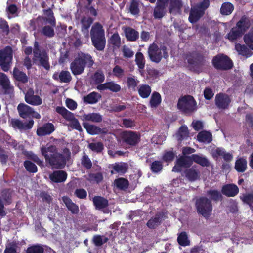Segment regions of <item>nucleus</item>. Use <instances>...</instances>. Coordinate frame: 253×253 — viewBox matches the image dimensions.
<instances>
[{
	"label": "nucleus",
	"instance_id": "obj_3",
	"mask_svg": "<svg viewBox=\"0 0 253 253\" xmlns=\"http://www.w3.org/2000/svg\"><path fill=\"white\" fill-rule=\"evenodd\" d=\"M94 63V60L90 54L82 53L71 62L70 67L72 74L77 76L82 74L86 66L91 68Z\"/></svg>",
	"mask_w": 253,
	"mask_h": 253
},
{
	"label": "nucleus",
	"instance_id": "obj_62",
	"mask_svg": "<svg viewBox=\"0 0 253 253\" xmlns=\"http://www.w3.org/2000/svg\"><path fill=\"white\" fill-rule=\"evenodd\" d=\"M109 42L114 46L119 48L121 44V38L118 33L113 34L110 37Z\"/></svg>",
	"mask_w": 253,
	"mask_h": 253
},
{
	"label": "nucleus",
	"instance_id": "obj_29",
	"mask_svg": "<svg viewBox=\"0 0 253 253\" xmlns=\"http://www.w3.org/2000/svg\"><path fill=\"white\" fill-rule=\"evenodd\" d=\"M235 48L239 55L245 56L246 58L252 56L253 53L250 50V48L246 45L236 43Z\"/></svg>",
	"mask_w": 253,
	"mask_h": 253
},
{
	"label": "nucleus",
	"instance_id": "obj_55",
	"mask_svg": "<svg viewBox=\"0 0 253 253\" xmlns=\"http://www.w3.org/2000/svg\"><path fill=\"white\" fill-rule=\"evenodd\" d=\"M23 166L26 170L30 173H35L38 171L37 166L30 161H25L23 163Z\"/></svg>",
	"mask_w": 253,
	"mask_h": 253
},
{
	"label": "nucleus",
	"instance_id": "obj_46",
	"mask_svg": "<svg viewBox=\"0 0 253 253\" xmlns=\"http://www.w3.org/2000/svg\"><path fill=\"white\" fill-rule=\"evenodd\" d=\"M140 1L139 0H130L129 8L130 13L133 15H137L140 12Z\"/></svg>",
	"mask_w": 253,
	"mask_h": 253
},
{
	"label": "nucleus",
	"instance_id": "obj_30",
	"mask_svg": "<svg viewBox=\"0 0 253 253\" xmlns=\"http://www.w3.org/2000/svg\"><path fill=\"white\" fill-rule=\"evenodd\" d=\"M162 218V214L161 213H158L154 217H151L148 221L146 225L150 229H155L161 223Z\"/></svg>",
	"mask_w": 253,
	"mask_h": 253
},
{
	"label": "nucleus",
	"instance_id": "obj_45",
	"mask_svg": "<svg viewBox=\"0 0 253 253\" xmlns=\"http://www.w3.org/2000/svg\"><path fill=\"white\" fill-rule=\"evenodd\" d=\"M204 14L201 11L195 8L190 12L189 16V21L191 23H195L197 22Z\"/></svg>",
	"mask_w": 253,
	"mask_h": 253
},
{
	"label": "nucleus",
	"instance_id": "obj_10",
	"mask_svg": "<svg viewBox=\"0 0 253 253\" xmlns=\"http://www.w3.org/2000/svg\"><path fill=\"white\" fill-rule=\"evenodd\" d=\"M56 112L62 115V116L66 120L70 121V126L73 129L78 130L81 132L82 131L80 124L76 119L73 113L67 110L64 107L58 106L56 108Z\"/></svg>",
	"mask_w": 253,
	"mask_h": 253
},
{
	"label": "nucleus",
	"instance_id": "obj_51",
	"mask_svg": "<svg viewBox=\"0 0 253 253\" xmlns=\"http://www.w3.org/2000/svg\"><path fill=\"white\" fill-rule=\"evenodd\" d=\"M135 61L139 69H144L145 65V59L141 52H138L136 53Z\"/></svg>",
	"mask_w": 253,
	"mask_h": 253
},
{
	"label": "nucleus",
	"instance_id": "obj_5",
	"mask_svg": "<svg viewBox=\"0 0 253 253\" xmlns=\"http://www.w3.org/2000/svg\"><path fill=\"white\" fill-rule=\"evenodd\" d=\"M195 206L198 214L208 219L212 214L213 206L210 199L205 196H201L195 200Z\"/></svg>",
	"mask_w": 253,
	"mask_h": 253
},
{
	"label": "nucleus",
	"instance_id": "obj_48",
	"mask_svg": "<svg viewBox=\"0 0 253 253\" xmlns=\"http://www.w3.org/2000/svg\"><path fill=\"white\" fill-rule=\"evenodd\" d=\"M88 176L87 180L93 183L99 184L103 179V176L101 172L90 173Z\"/></svg>",
	"mask_w": 253,
	"mask_h": 253
},
{
	"label": "nucleus",
	"instance_id": "obj_43",
	"mask_svg": "<svg viewBox=\"0 0 253 253\" xmlns=\"http://www.w3.org/2000/svg\"><path fill=\"white\" fill-rule=\"evenodd\" d=\"M177 241L179 245L183 247L189 246L190 244L188 235L185 231H182L178 234Z\"/></svg>",
	"mask_w": 253,
	"mask_h": 253
},
{
	"label": "nucleus",
	"instance_id": "obj_38",
	"mask_svg": "<svg viewBox=\"0 0 253 253\" xmlns=\"http://www.w3.org/2000/svg\"><path fill=\"white\" fill-rule=\"evenodd\" d=\"M161 101L162 98L160 94L157 91L153 92L149 101L150 107L151 108H157L161 104Z\"/></svg>",
	"mask_w": 253,
	"mask_h": 253
},
{
	"label": "nucleus",
	"instance_id": "obj_26",
	"mask_svg": "<svg viewBox=\"0 0 253 253\" xmlns=\"http://www.w3.org/2000/svg\"><path fill=\"white\" fill-rule=\"evenodd\" d=\"M62 200L65 204L67 208L73 214H77L79 211L78 206L74 203L72 200L68 196H64L62 197Z\"/></svg>",
	"mask_w": 253,
	"mask_h": 253
},
{
	"label": "nucleus",
	"instance_id": "obj_22",
	"mask_svg": "<svg viewBox=\"0 0 253 253\" xmlns=\"http://www.w3.org/2000/svg\"><path fill=\"white\" fill-rule=\"evenodd\" d=\"M50 179L54 183H62L66 181L67 173L64 170H55L49 174Z\"/></svg>",
	"mask_w": 253,
	"mask_h": 253
},
{
	"label": "nucleus",
	"instance_id": "obj_13",
	"mask_svg": "<svg viewBox=\"0 0 253 253\" xmlns=\"http://www.w3.org/2000/svg\"><path fill=\"white\" fill-rule=\"evenodd\" d=\"M231 98L226 93L220 92L215 97L214 103L217 108L221 110L228 109L231 103Z\"/></svg>",
	"mask_w": 253,
	"mask_h": 253
},
{
	"label": "nucleus",
	"instance_id": "obj_21",
	"mask_svg": "<svg viewBox=\"0 0 253 253\" xmlns=\"http://www.w3.org/2000/svg\"><path fill=\"white\" fill-rule=\"evenodd\" d=\"M197 166L194 165L191 168L186 169L184 173L185 177L190 181H195L199 179L200 177V172L197 169Z\"/></svg>",
	"mask_w": 253,
	"mask_h": 253
},
{
	"label": "nucleus",
	"instance_id": "obj_60",
	"mask_svg": "<svg viewBox=\"0 0 253 253\" xmlns=\"http://www.w3.org/2000/svg\"><path fill=\"white\" fill-rule=\"evenodd\" d=\"M165 8L166 7L156 4L154 10L153 15L154 18L155 19L162 18L164 16Z\"/></svg>",
	"mask_w": 253,
	"mask_h": 253
},
{
	"label": "nucleus",
	"instance_id": "obj_42",
	"mask_svg": "<svg viewBox=\"0 0 253 253\" xmlns=\"http://www.w3.org/2000/svg\"><path fill=\"white\" fill-rule=\"evenodd\" d=\"M151 91V87L148 84H142L138 89V94L142 98H148Z\"/></svg>",
	"mask_w": 253,
	"mask_h": 253
},
{
	"label": "nucleus",
	"instance_id": "obj_56",
	"mask_svg": "<svg viewBox=\"0 0 253 253\" xmlns=\"http://www.w3.org/2000/svg\"><path fill=\"white\" fill-rule=\"evenodd\" d=\"M81 161L82 165L86 169L88 170L91 169L92 168V163L88 156L85 153H84V155L81 158Z\"/></svg>",
	"mask_w": 253,
	"mask_h": 253
},
{
	"label": "nucleus",
	"instance_id": "obj_24",
	"mask_svg": "<svg viewBox=\"0 0 253 253\" xmlns=\"http://www.w3.org/2000/svg\"><path fill=\"white\" fill-rule=\"evenodd\" d=\"M92 202L95 209L99 210L105 209L109 205L108 200L100 196H95L92 199Z\"/></svg>",
	"mask_w": 253,
	"mask_h": 253
},
{
	"label": "nucleus",
	"instance_id": "obj_41",
	"mask_svg": "<svg viewBox=\"0 0 253 253\" xmlns=\"http://www.w3.org/2000/svg\"><path fill=\"white\" fill-rule=\"evenodd\" d=\"M0 84L5 94L11 95L13 94L14 91L13 87L10 85L9 79L7 76L4 79L3 82H1Z\"/></svg>",
	"mask_w": 253,
	"mask_h": 253
},
{
	"label": "nucleus",
	"instance_id": "obj_15",
	"mask_svg": "<svg viewBox=\"0 0 253 253\" xmlns=\"http://www.w3.org/2000/svg\"><path fill=\"white\" fill-rule=\"evenodd\" d=\"M34 122L32 119L29 120L28 122L23 123L17 119H12L10 121V125L15 129L20 130H27L31 129L34 125Z\"/></svg>",
	"mask_w": 253,
	"mask_h": 253
},
{
	"label": "nucleus",
	"instance_id": "obj_61",
	"mask_svg": "<svg viewBox=\"0 0 253 253\" xmlns=\"http://www.w3.org/2000/svg\"><path fill=\"white\" fill-rule=\"evenodd\" d=\"M189 132L187 127L186 126H181L178 130L177 133L178 140L181 141L188 137Z\"/></svg>",
	"mask_w": 253,
	"mask_h": 253
},
{
	"label": "nucleus",
	"instance_id": "obj_59",
	"mask_svg": "<svg viewBox=\"0 0 253 253\" xmlns=\"http://www.w3.org/2000/svg\"><path fill=\"white\" fill-rule=\"evenodd\" d=\"M162 162L160 161H154L150 165V169L153 173H157L162 171L163 169Z\"/></svg>",
	"mask_w": 253,
	"mask_h": 253
},
{
	"label": "nucleus",
	"instance_id": "obj_9",
	"mask_svg": "<svg viewBox=\"0 0 253 253\" xmlns=\"http://www.w3.org/2000/svg\"><path fill=\"white\" fill-rule=\"evenodd\" d=\"M196 104L193 96L186 95L179 99L177 106L181 112L189 114L196 110Z\"/></svg>",
	"mask_w": 253,
	"mask_h": 253
},
{
	"label": "nucleus",
	"instance_id": "obj_40",
	"mask_svg": "<svg viewBox=\"0 0 253 253\" xmlns=\"http://www.w3.org/2000/svg\"><path fill=\"white\" fill-rule=\"evenodd\" d=\"M207 194L211 201L217 202L221 201L223 199L222 193L216 189H211L207 191Z\"/></svg>",
	"mask_w": 253,
	"mask_h": 253
},
{
	"label": "nucleus",
	"instance_id": "obj_20",
	"mask_svg": "<svg viewBox=\"0 0 253 253\" xmlns=\"http://www.w3.org/2000/svg\"><path fill=\"white\" fill-rule=\"evenodd\" d=\"M212 156L214 159H217L219 157L222 156L226 162H230L233 159L232 154L226 152L222 147H217L213 150L212 152Z\"/></svg>",
	"mask_w": 253,
	"mask_h": 253
},
{
	"label": "nucleus",
	"instance_id": "obj_49",
	"mask_svg": "<svg viewBox=\"0 0 253 253\" xmlns=\"http://www.w3.org/2000/svg\"><path fill=\"white\" fill-rule=\"evenodd\" d=\"M234 10L233 5L228 2H224L220 8V13L223 15H230Z\"/></svg>",
	"mask_w": 253,
	"mask_h": 253
},
{
	"label": "nucleus",
	"instance_id": "obj_11",
	"mask_svg": "<svg viewBox=\"0 0 253 253\" xmlns=\"http://www.w3.org/2000/svg\"><path fill=\"white\" fill-rule=\"evenodd\" d=\"M12 57V51L10 46L0 51V66L3 71L7 72L9 70Z\"/></svg>",
	"mask_w": 253,
	"mask_h": 253
},
{
	"label": "nucleus",
	"instance_id": "obj_27",
	"mask_svg": "<svg viewBox=\"0 0 253 253\" xmlns=\"http://www.w3.org/2000/svg\"><path fill=\"white\" fill-rule=\"evenodd\" d=\"M94 19L90 17L84 16L81 20V31L85 36L88 35V29L92 24Z\"/></svg>",
	"mask_w": 253,
	"mask_h": 253
},
{
	"label": "nucleus",
	"instance_id": "obj_47",
	"mask_svg": "<svg viewBox=\"0 0 253 253\" xmlns=\"http://www.w3.org/2000/svg\"><path fill=\"white\" fill-rule=\"evenodd\" d=\"M88 148L92 152L98 154L103 150L104 145L101 142H91L89 143Z\"/></svg>",
	"mask_w": 253,
	"mask_h": 253
},
{
	"label": "nucleus",
	"instance_id": "obj_18",
	"mask_svg": "<svg viewBox=\"0 0 253 253\" xmlns=\"http://www.w3.org/2000/svg\"><path fill=\"white\" fill-rule=\"evenodd\" d=\"M17 110L21 118L28 119V120L31 119V116L34 113V109L32 107L24 103H20L18 105Z\"/></svg>",
	"mask_w": 253,
	"mask_h": 253
},
{
	"label": "nucleus",
	"instance_id": "obj_31",
	"mask_svg": "<svg viewBox=\"0 0 253 253\" xmlns=\"http://www.w3.org/2000/svg\"><path fill=\"white\" fill-rule=\"evenodd\" d=\"M101 98V95L95 91L84 96L83 101L86 104H93L96 103Z\"/></svg>",
	"mask_w": 253,
	"mask_h": 253
},
{
	"label": "nucleus",
	"instance_id": "obj_17",
	"mask_svg": "<svg viewBox=\"0 0 253 253\" xmlns=\"http://www.w3.org/2000/svg\"><path fill=\"white\" fill-rule=\"evenodd\" d=\"M97 90L102 91L108 90L112 92L117 93L121 90V87L114 81H110L103 83L96 86Z\"/></svg>",
	"mask_w": 253,
	"mask_h": 253
},
{
	"label": "nucleus",
	"instance_id": "obj_7",
	"mask_svg": "<svg viewBox=\"0 0 253 253\" xmlns=\"http://www.w3.org/2000/svg\"><path fill=\"white\" fill-rule=\"evenodd\" d=\"M120 138L123 144L127 148L134 147L140 141V135L138 132L132 130H125L120 134Z\"/></svg>",
	"mask_w": 253,
	"mask_h": 253
},
{
	"label": "nucleus",
	"instance_id": "obj_34",
	"mask_svg": "<svg viewBox=\"0 0 253 253\" xmlns=\"http://www.w3.org/2000/svg\"><path fill=\"white\" fill-rule=\"evenodd\" d=\"M13 75L14 78L16 81L22 84H26L28 81V77L26 74L24 72L20 71L16 67L13 69Z\"/></svg>",
	"mask_w": 253,
	"mask_h": 253
},
{
	"label": "nucleus",
	"instance_id": "obj_58",
	"mask_svg": "<svg viewBox=\"0 0 253 253\" xmlns=\"http://www.w3.org/2000/svg\"><path fill=\"white\" fill-rule=\"evenodd\" d=\"M60 82L61 83H68L72 80V76L68 71L62 70L59 74Z\"/></svg>",
	"mask_w": 253,
	"mask_h": 253
},
{
	"label": "nucleus",
	"instance_id": "obj_35",
	"mask_svg": "<svg viewBox=\"0 0 253 253\" xmlns=\"http://www.w3.org/2000/svg\"><path fill=\"white\" fill-rule=\"evenodd\" d=\"M197 140L200 142L210 143L212 140V136L211 132L205 130L200 132L197 136Z\"/></svg>",
	"mask_w": 253,
	"mask_h": 253
},
{
	"label": "nucleus",
	"instance_id": "obj_6",
	"mask_svg": "<svg viewBox=\"0 0 253 253\" xmlns=\"http://www.w3.org/2000/svg\"><path fill=\"white\" fill-rule=\"evenodd\" d=\"M148 54L150 60L156 63H160L163 57L167 59L169 56L166 46H162L159 48L154 43L149 45Z\"/></svg>",
	"mask_w": 253,
	"mask_h": 253
},
{
	"label": "nucleus",
	"instance_id": "obj_1",
	"mask_svg": "<svg viewBox=\"0 0 253 253\" xmlns=\"http://www.w3.org/2000/svg\"><path fill=\"white\" fill-rule=\"evenodd\" d=\"M41 152L45 161L52 167L56 169H62L65 167L66 163L65 156L58 152L55 145H42L41 147Z\"/></svg>",
	"mask_w": 253,
	"mask_h": 253
},
{
	"label": "nucleus",
	"instance_id": "obj_39",
	"mask_svg": "<svg viewBox=\"0 0 253 253\" xmlns=\"http://www.w3.org/2000/svg\"><path fill=\"white\" fill-rule=\"evenodd\" d=\"M84 120L95 123H100L102 121V116L99 113H91L83 116Z\"/></svg>",
	"mask_w": 253,
	"mask_h": 253
},
{
	"label": "nucleus",
	"instance_id": "obj_25",
	"mask_svg": "<svg viewBox=\"0 0 253 253\" xmlns=\"http://www.w3.org/2000/svg\"><path fill=\"white\" fill-rule=\"evenodd\" d=\"M251 26V22L249 18L244 15L241 17L240 20L237 22L236 27L242 33L244 34L245 32L250 28Z\"/></svg>",
	"mask_w": 253,
	"mask_h": 253
},
{
	"label": "nucleus",
	"instance_id": "obj_33",
	"mask_svg": "<svg viewBox=\"0 0 253 253\" xmlns=\"http://www.w3.org/2000/svg\"><path fill=\"white\" fill-rule=\"evenodd\" d=\"M234 168L238 172L243 173L247 169V161L243 157L237 159L235 163Z\"/></svg>",
	"mask_w": 253,
	"mask_h": 253
},
{
	"label": "nucleus",
	"instance_id": "obj_44",
	"mask_svg": "<svg viewBox=\"0 0 253 253\" xmlns=\"http://www.w3.org/2000/svg\"><path fill=\"white\" fill-rule=\"evenodd\" d=\"M182 6V3L180 0H170L169 12L170 13L178 12Z\"/></svg>",
	"mask_w": 253,
	"mask_h": 253
},
{
	"label": "nucleus",
	"instance_id": "obj_28",
	"mask_svg": "<svg viewBox=\"0 0 253 253\" xmlns=\"http://www.w3.org/2000/svg\"><path fill=\"white\" fill-rule=\"evenodd\" d=\"M83 126L86 130L87 133L90 135H93L105 133L99 127L93 125H90L87 122H84Z\"/></svg>",
	"mask_w": 253,
	"mask_h": 253
},
{
	"label": "nucleus",
	"instance_id": "obj_63",
	"mask_svg": "<svg viewBox=\"0 0 253 253\" xmlns=\"http://www.w3.org/2000/svg\"><path fill=\"white\" fill-rule=\"evenodd\" d=\"M108 240L107 237H104L99 235H94L92 239L93 244L97 247L101 246L104 243H106Z\"/></svg>",
	"mask_w": 253,
	"mask_h": 253
},
{
	"label": "nucleus",
	"instance_id": "obj_52",
	"mask_svg": "<svg viewBox=\"0 0 253 253\" xmlns=\"http://www.w3.org/2000/svg\"><path fill=\"white\" fill-rule=\"evenodd\" d=\"M114 182L116 187L121 190H126L129 186L128 180L124 178L116 179Z\"/></svg>",
	"mask_w": 253,
	"mask_h": 253
},
{
	"label": "nucleus",
	"instance_id": "obj_2",
	"mask_svg": "<svg viewBox=\"0 0 253 253\" xmlns=\"http://www.w3.org/2000/svg\"><path fill=\"white\" fill-rule=\"evenodd\" d=\"M193 162L203 167H209L210 166V162L207 158L194 154L191 156H180L176 160L175 165L173 167L172 170L175 172H180L181 168H190Z\"/></svg>",
	"mask_w": 253,
	"mask_h": 253
},
{
	"label": "nucleus",
	"instance_id": "obj_16",
	"mask_svg": "<svg viewBox=\"0 0 253 253\" xmlns=\"http://www.w3.org/2000/svg\"><path fill=\"white\" fill-rule=\"evenodd\" d=\"M25 100L29 104L38 106L42 104V99L37 95H34L32 88H29L25 94Z\"/></svg>",
	"mask_w": 253,
	"mask_h": 253
},
{
	"label": "nucleus",
	"instance_id": "obj_32",
	"mask_svg": "<svg viewBox=\"0 0 253 253\" xmlns=\"http://www.w3.org/2000/svg\"><path fill=\"white\" fill-rule=\"evenodd\" d=\"M126 38L129 41H136L139 38V33L130 27H127L124 30Z\"/></svg>",
	"mask_w": 253,
	"mask_h": 253
},
{
	"label": "nucleus",
	"instance_id": "obj_8",
	"mask_svg": "<svg viewBox=\"0 0 253 253\" xmlns=\"http://www.w3.org/2000/svg\"><path fill=\"white\" fill-rule=\"evenodd\" d=\"M211 63L215 69L220 71H227L233 67L232 60L223 54H219L213 57Z\"/></svg>",
	"mask_w": 253,
	"mask_h": 253
},
{
	"label": "nucleus",
	"instance_id": "obj_37",
	"mask_svg": "<svg viewBox=\"0 0 253 253\" xmlns=\"http://www.w3.org/2000/svg\"><path fill=\"white\" fill-rule=\"evenodd\" d=\"M91 79L95 84L99 85L103 84L102 83L105 80V75L102 70H98L92 75Z\"/></svg>",
	"mask_w": 253,
	"mask_h": 253
},
{
	"label": "nucleus",
	"instance_id": "obj_50",
	"mask_svg": "<svg viewBox=\"0 0 253 253\" xmlns=\"http://www.w3.org/2000/svg\"><path fill=\"white\" fill-rule=\"evenodd\" d=\"M244 41L249 48L253 50V28L244 35Z\"/></svg>",
	"mask_w": 253,
	"mask_h": 253
},
{
	"label": "nucleus",
	"instance_id": "obj_12",
	"mask_svg": "<svg viewBox=\"0 0 253 253\" xmlns=\"http://www.w3.org/2000/svg\"><path fill=\"white\" fill-rule=\"evenodd\" d=\"M187 62L192 70L199 72L202 70L205 60L204 56L201 53L194 52L187 59Z\"/></svg>",
	"mask_w": 253,
	"mask_h": 253
},
{
	"label": "nucleus",
	"instance_id": "obj_19",
	"mask_svg": "<svg viewBox=\"0 0 253 253\" xmlns=\"http://www.w3.org/2000/svg\"><path fill=\"white\" fill-rule=\"evenodd\" d=\"M221 192L224 195L231 197L236 196L239 190L238 186L234 184H226L222 187Z\"/></svg>",
	"mask_w": 253,
	"mask_h": 253
},
{
	"label": "nucleus",
	"instance_id": "obj_4",
	"mask_svg": "<svg viewBox=\"0 0 253 253\" xmlns=\"http://www.w3.org/2000/svg\"><path fill=\"white\" fill-rule=\"evenodd\" d=\"M90 38L92 45L98 51L104 50L106 45L105 30L99 22L95 23L91 28Z\"/></svg>",
	"mask_w": 253,
	"mask_h": 253
},
{
	"label": "nucleus",
	"instance_id": "obj_54",
	"mask_svg": "<svg viewBox=\"0 0 253 253\" xmlns=\"http://www.w3.org/2000/svg\"><path fill=\"white\" fill-rule=\"evenodd\" d=\"M44 14L46 15L48 18L46 19V21L52 26H55L56 21L55 18L53 16V12L50 8L43 10Z\"/></svg>",
	"mask_w": 253,
	"mask_h": 253
},
{
	"label": "nucleus",
	"instance_id": "obj_53",
	"mask_svg": "<svg viewBox=\"0 0 253 253\" xmlns=\"http://www.w3.org/2000/svg\"><path fill=\"white\" fill-rule=\"evenodd\" d=\"M242 201L249 206L251 210H253V193H247L240 197Z\"/></svg>",
	"mask_w": 253,
	"mask_h": 253
},
{
	"label": "nucleus",
	"instance_id": "obj_23",
	"mask_svg": "<svg viewBox=\"0 0 253 253\" xmlns=\"http://www.w3.org/2000/svg\"><path fill=\"white\" fill-rule=\"evenodd\" d=\"M55 130L54 126L52 123H47L37 130V134L39 136L50 135Z\"/></svg>",
	"mask_w": 253,
	"mask_h": 253
},
{
	"label": "nucleus",
	"instance_id": "obj_14",
	"mask_svg": "<svg viewBox=\"0 0 253 253\" xmlns=\"http://www.w3.org/2000/svg\"><path fill=\"white\" fill-rule=\"evenodd\" d=\"M49 58L48 53L44 49L42 50L41 53L37 55V57H33V61L36 63L39 61L38 65L42 67L46 70L49 71L50 69V65L49 63Z\"/></svg>",
	"mask_w": 253,
	"mask_h": 253
},
{
	"label": "nucleus",
	"instance_id": "obj_57",
	"mask_svg": "<svg viewBox=\"0 0 253 253\" xmlns=\"http://www.w3.org/2000/svg\"><path fill=\"white\" fill-rule=\"evenodd\" d=\"M138 83L139 81L136 79L134 76L128 77L126 78L127 86L129 89L135 91Z\"/></svg>",
	"mask_w": 253,
	"mask_h": 253
},
{
	"label": "nucleus",
	"instance_id": "obj_36",
	"mask_svg": "<svg viewBox=\"0 0 253 253\" xmlns=\"http://www.w3.org/2000/svg\"><path fill=\"white\" fill-rule=\"evenodd\" d=\"M243 35V33L235 26L231 29L230 32L226 36V38L229 41L232 42L241 37Z\"/></svg>",
	"mask_w": 253,
	"mask_h": 253
},
{
	"label": "nucleus",
	"instance_id": "obj_64",
	"mask_svg": "<svg viewBox=\"0 0 253 253\" xmlns=\"http://www.w3.org/2000/svg\"><path fill=\"white\" fill-rule=\"evenodd\" d=\"M121 126L127 128H134L136 126L135 120L131 119L124 118L122 120Z\"/></svg>",
	"mask_w": 253,
	"mask_h": 253
}]
</instances>
